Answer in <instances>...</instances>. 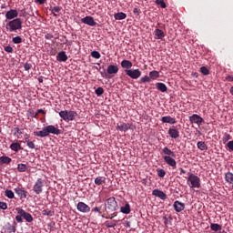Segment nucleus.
<instances>
[{
  "label": "nucleus",
  "instance_id": "nucleus-1",
  "mask_svg": "<svg viewBox=\"0 0 233 233\" xmlns=\"http://www.w3.org/2000/svg\"><path fill=\"white\" fill-rule=\"evenodd\" d=\"M117 201H116V198L111 197L106 200L105 203V210L102 214V218H106V219H114L116 216H117Z\"/></svg>",
  "mask_w": 233,
  "mask_h": 233
},
{
  "label": "nucleus",
  "instance_id": "nucleus-2",
  "mask_svg": "<svg viewBox=\"0 0 233 233\" xmlns=\"http://www.w3.org/2000/svg\"><path fill=\"white\" fill-rule=\"evenodd\" d=\"M162 154H164L163 159L165 163H167V165L171 167L173 169H176L177 167V162H176V159H174V157H176V153L167 147H165L162 149Z\"/></svg>",
  "mask_w": 233,
  "mask_h": 233
},
{
  "label": "nucleus",
  "instance_id": "nucleus-3",
  "mask_svg": "<svg viewBox=\"0 0 233 233\" xmlns=\"http://www.w3.org/2000/svg\"><path fill=\"white\" fill-rule=\"evenodd\" d=\"M15 211L17 212V215L15 216V221H17V223H23V219H25L27 223H32V221H34V217H32V214L25 212V209L16 208Z\"/></svg>",
  "mask_w": 233,
  "mask_h": 233
},
{
  "label": "nucleus",
  "instance_id": "nucleus-4",
  "mask_svg": "<svg viewBox=\"0 0 233 233\" xmlns=\"http://www.w3.org/2000/svg\"><path fill=\"white\" fill-rule=\"evenodd\" d=\"M5 28L7 32H17V30H22L23 20L21 18H15L6 24Z\"/></svg>",
  "mask_w": 233,
  "mask_h": 233
},
{
  "label": "nucleus",
  "instance_id": "nucleus-5",
  "mask_svg": "<svg viewBox=\"0 0 233 233\" xmlns=\"http://www.w3.org/2000/svg\"><path fill=\"white\" fill-rule=\"evenodd\" d=\"M187 185L189 188H201V178L195 174L188 173Z\"/></svg>",
  "mask_w": 233,
  "mask_h": 233
},
{
  "label": "nucleus",
  "instance_id": "nucleus-6",
  "mask_svg": "<svg viewBox=\"0 0 233 233\" xmlns=\"http://www.w3.org/2000/svg\"><path fill=\"white\" fill-rule=\"evenodd\" d=\"M59 116L64 121L68 123V121H74V119L77 117V112L72 110H63L59 112Z\"/></svg>",
  "mask_w": 233,
  "mask_h": 233
},
{
  "label": "nucleus",
  "instance_id": "nucleus-7",
  "mask_svg": "<svg viewBox=\"0 0 233 233\" xmlns=\"http://www.w3.org/2000/svg\"><path fill=\"white\" fill-rule=\"evenodd\" d=\"M45 187V180L43 178H37L33 186V192L35 194L39 195L43 194V188Z\"/></svg>",
  "mask_w": 233,
  "mask_h": 233
},
{
  "label": "nucleus",
  "instance_id": "nucleus-8",
  "mask_svg": "<svg viewBox=\"0 0 233 233\" xmlns=\"http://www.w3.org/2000/svg\"><path fill=\"white\" fill-rule=\"evenodd\" d=\"M125 72L131 79H139L141 77V70L139 69H126Z\"/></svg>",
  "mask_w": 233,
  "mask_h": 233
},
{
  "label": "nucleus",
  "instance_id": "nucleus-9",
  "mask_svg": "<svg viewBox=\"0 0 233 233\" xmlns=\"http://www.w3.org/2000/svg\"><path fill=\"white\" fill-rule=\"evenodd\" d=\"M4 233L15 232L17 230V222L14 221L13 224H10V222L6 223L4 226Z\"/></svg>",
  "mask_w": 233,
  "mask_h": 233
},
{
  "label": "nucleus",
  "instance_id": "nucleus-10",
  "mask_svg": "<svg viewBox=\"0 0 233 233\" xmlns=\"http://www.w3.org/2000/svg\"><path fill=\"white\" fill-rule=\"evenodd\" d=\"M189 121L190 123H195L196 125H203V123H205V119H203V117H201L198 114H194L191 116H189Z\"/></svg>",
  "mask_w": 233,
  "mask_h": 233
},
{
  "label": "nucleus",
  "instance_id": "nucleus-11",
  "mask_svg": "<svg viewBox=\"0 0 233 233\" xmlns=\"http://www.w3.org/2000/svg\"><path fill=\"white\" fill-rule=\"evenodd\" d=\"M76 208L78 212H82L83 214H88V212H90V206L86 205L85 202H78Z\"/></svg>",
  "mask_w": 233,
  "mask_h": 233
},
{
  "label": "nucleus",
  "instance_id": "nucleus-12",
  "mask_svg": "<svg viewBox=\"0 0 233 233\" xmlns=\"http://www.w3.org/2000/svg\"><path fill=\"white\" fill-rule=\"evenodd\" d=\"M15 192L20 199H26V196H28V191L25 190L23 187H15Z\"/></svg>",
  "mask_w": 233,
  "mask_h": 233
},
{
  "label": "nucleus",
  "instance_id": "nucleus-13",
  "mask_svg": "<svg viewBox=\"0 0 233 233\" xmlns=\"http://www.w3.org/2000/svg\"><path fill=\"white\" fill-rule=\"evenodd\" d=\"M18 15L19 12H17V9H11L5 13V18L9 21L15 19Z\"/></svg>",
  "mask_w": 233,
  "mask_h": 233
},
{
  "label": "nucleus",
  "instance_id": "nucleus-14",
  "mask_svg": "<svg viewBox=\"0 0 233 233\" xmlns=\"http://www.w3.org/2000/svg\"><path fill=\"white\" fill-rule=\"evenodd\" d=\"M81 23H84V25H88V26H96V25H97L92 16H86L82 18Z\"/></svg>",
  "mask_w": 233,
  "mask_h": 233
},
{
  "label": "nucleus",
  "instance_id": "nucleus-15",
  "mask_svg": "<svg viewBox=\"0 0 233 233\" xmlns=\"http://www.w3.org/2000/svg\"><path fill=\"white\" fill-rule=\"evenodd\" d=\"M46 128L47 130L48 136H50V134H54L55 136H59V134H61V129L55 127L52 125L46 126Z\"/></svg>",
  "mask_w": 233,
  "mask_h": 233
},
{
  "label": "nucleus",
  "instance_id": "nucleus-16",
  "mask_svg": "<svg viewBox=\"0 0 233 233\" xmlns=\"http://www.w3.org/2000/svg\"><path fill=\"white\" fill-rule=\"evenodd\" d=\"M173 208L176 212H183V210H185V203L176 200L173 204Z\"/></svg>",
  "mask_w": 233,
  "mask_h": 233
},
{
  "label": "nucleus",
  "instance_id": "nucleus-17",
  "mask_svg": "<svg viewBox=\"0 0 233 233\" xmlns=\"http://www.w3.org/2000/svg\"><path fill=\"white\" fill-rule=\"evenodd\" d=\"M167 134L172 139H177L179 137V130L176 129L174 126L168 129Z\"/></svg>",
  "mask_w": 233,
  "mask_h": 233
},
{
  "label": "nucleus",
  "instance_id": "nucleus-18",
  "mask_svg": "<svg viewBox=\"0 0 233 233\" xmlns=\"http://www.w3.org/2000/svg\"><path fill=\"white\" fill-rule=\"evenodd\" d=\"M56 61H59V63H66V61H68V56H66V52H59L56 56Z\"/></svg>",
  "mask_w": 233,
  "mask_h": 233
},
{
  "label": "nucleus",
  "instance_id": "nucleus-19",
  "mask_svg": "<svg viewBox=\"0 0 233 233\" xmlns=\"http://www.w3.org/2000/svg\"><path fill=\"white\" fill-rule=\"evenodd\" d=\"M152 196H155L156 198H159V199H162L163 201H165V199H167V194H165V192H163L159 189H154L152 191Z\"/></svg>",
  "mask_w": 233,
  "mask_h": 233
},
{
  "label": "nucleus",
  "instance_id": "nucleus-20",
  "mask_svg": "<svg viewBox=\"0 0 233 233\" xmlns=\"http://www.w3.org/2000/svg\"><path fill=\"white\" fill-rule=\"evenodd\" d=\"M119 72V66L109 65L106 69V73L109 74V76H112V74H117Z\"/></svg>",
  "mask_w": 233,
  "mask_h": 233
},
{
  "label": "nucleus",
  "instance_id": "nucleus-21",
  "mask_svg": "<svg viewBox=\"0 0 233 233\" xmlns=\"http://www.w3.org/2000/svg\"><path fill=\"white\" fill-rule=\"evenodd\" d=\"M162 123H169V125H176L177 122L176 121V118L170 116H163L161 118Z\"/></svg>",
  "mask_w": 233,
  "mask_h": 233
},
{
  "label": "nucleus",
  "instance_id": "nucleus-22",
  "mask_svg": "<svg viewBox=\"0 0 233 233\" xmlns=\"http://www.w3.org/2000/svg\"><path fill=\"white\" fill-rule=\"evenodd\" d=\"M122 68L126 69V70H130V68H132L133 64L130 60H127L124 59L122 60V62L120 63Z\"/></svg>",
  "mask_w": 233,
  "mask_h": 233
},
{
  "label": "nucleus",
  "instance_id": "nucleus-23",
  "mask_svg": "<svg viewBox=\"0 0 233 233\" xmlns=\"http://www.w3.org/2000/svg\"><path fill=\"white\" fill-rule=\"evenodd\" d=\"M35 136H37V137H48L49 135L46 127L41 131L35 132Z\"/></svg>",
  "mask_w": 233,
  "mask_h": 233
},
{
  "label": "nucleus",
  "instance_id": "nucleus-24",
  "mask_svg": "<svg viewBox=\"0 0 233 233\" xmlns=\"http://www.w3.org/2000/svg\"><path fill=\"white\" fill-rule=\"evenodd\" d=\"M11 150L13 152H19V150H23V147H21V144L19 142H15L10 145Z\"/></svg>",
  "mask_w": 233,
  "mask_h": 233
},
{
  "label": "nucleus",
  "instance_id": "nucleus-25",
  "mask_svg": "<svg viewBox=\"0 0 233 233\" xmlns=\"http://www.w3.org/2000/svg\"><path fill=\"white\" fill-rule=\"evenodd\" d=\"M130 128V124L122 123L121 125L116 126V130H120V132H127Z\"/></svg>",
  "mask_w": 233,
  "mask_h": 233
},
{
  "label": "nucleus",
  "instance_id": "nucleus-26",
  "mask_svg": "<svg viewBox=\"0 0 233 233\" xmlns=\"http://www.w3.org/2000/svg\"><path fill=\"white\" fill-rule=\"evenodd\" d=\"M114 18L116 21H123V19H127V14L123 12H118L114 15Z\"/></svg>",
  "mask_w": 233,
  "mask_h": 233
},
{
  "label": "nucleus",
  "instance_id": "nucleus-27",
  "mask_svg": "<svg viewBox=\"0 0 233 233\" xmlns=\"http://www.w3.org/2000/svg\"><path fill=\"white\" fill-rule=\"evenodd\" d=\"M12 163V158L9 157H0V165H10Z\"/></svg>",
  "mask_w": 233,
  "mask_h": 233
},
{
  "label": "nucleus",
  "instance_id": "nucleus-28",
  "mask_svg": "<svg viewBox=\"0 0 233 233\" xmlns=\"http://www.w3.org/2000/svg\"><path fill=\"white\" fill-rule=\"evenodd\" d=\"M106 183V177H97L95 178V185H97L98 187L101 185H105Z\"/></svg>",
  "mask_w": 233,
  "mask_h": 233
},
{
  "label": "nucleus",
  "instance_id": "nucleus-29",
  "mask_svg": "<svg viewBox=\"0 0 233 233\" xmlns=\"http://www.w3.org/2000/svg\"><path fill=\"white\" fill-rule=\"evenodd\" d=\"M155 39H163L165 37V32L161 29H156L155 32Z\"/></svg>",
  "mask_w": 233,
  "mask_h": 233
},
{
  "label": "nucleus",
  "instance_id": "nucleus-30",
  "mask_svg": "<svg viewBox=\"0 0 233 233\" xmlns=\"http://www.w3.org/2000/svg\"><path fill=\"white\" fill-rule=\"evenodd\" d=\"M197 147H198V150H202V151H205V150H208V147L207 146V144L203 141H198L197 143Z\"/></svg>",
  "mask_w": 233,
  "mask_h": 233
},
{
  "label": "nucleus",
  "instance_id": "nucleus-31",
  "mask_svg": "<svg viewBox=\"0 0 233 233\" xmlns=\"http://www.w3.org/2000/svg\"><path fill=\"white\" fill-rule=\"evenodd\" d=\"M61 10H63V8L59 6L50 7V12L53 14L54 17H57L56 14H59Z\"/></svg>",
  "mask_w": 233,
  "mask_h": 233
},
{
  "label": "nucleus",
  "instance_id": "nucleus-32",
  "mask_svg": "<svg viewBox=\"0 0 233 233\" xmlns=\"http://www.w3.org/2000/svg\"><path fill=\"white\" fill-rule=\"evenodd\" d=\"M157 88L160 92H167L168 90V88L167 87V85H165L164 83H161V82L157 83Z\"/></svg>",
  "mask_w": 233,
  "mask_h": 233
},
{
  "label": "nucleus",
  "instance_id": "nucleus-33",
  "mask_svg": "<svg viewBox=\"0 0 233 233\" xmlns=\"http://www.w3.org/2000/svg\"><path fill=\"white\" fill-rule=\"evenodd\" d=\"M120 212H122V214H128L130 212V204L126 203L125 206L121 207Z\"/></svg>",
  "mask_w": 233,
  "mask_h": 233
},
{
  "label": "nucleus",
  "instance_id": "nucleus-34",
  "mask_svg": "<svg viewBox=\"0 0 233 233\" xmlns=\"http://www.w3.org/2000/svg\"><path fill=\"white\" fill-rule=\"evenodd\" d=\"M210 228H211V230H213V232H219L221 230L222 227L219 224L211 223Z\"/></svg>",
  "mask_w": 233,
  "mask_h": 233
},
{
  "label": "nucleus",
  "instance_id": "nucleus-35",
  "mask_svg": "<svg viewBox=\"0 0 233 233\" xmlns=\"http://www.w3.org/2000/svg\"><path fill=\"white\" fill-rule=\"evenodd\" d=\"M225 179H226L227 183L232 184L233 183V173L232 172L226 173Z\"/></svg>",
  "mask_w": 233,
  "mask_h": 233
},
{
  "label": "nucleus",
  "instance_id": "nucleus-36",
  "mask_svg": "<svg viewBox=\"0 0 233 233\" xmlns=\"http://www.w3.org/2000/svg\"><path fill=\"white\" fill-rule=\"evenodd\" d=\"M149 77L151 80L155 81V79H157V77H159V72L157 70L149 72Z\"/></svg>",
  "mask_w": 233,
  "mask_h": 233
},
{
  "label": "nucleus",
  "instance_id": "nucleus-37",
  "mask_svg": "<svg viewBox=\"0 0 233 233\" xmlns=\"http://www.w3.org/2000/svg\"><path fill=\"white\" fill-rule=\"evenodd\" d=\"M5 198H8V199H14V198H15L14 191H12L10 189H6L5 191Z\"/></svg>",
  "mask_w": 233,
  "mask_h": 233
},
{
  "label": "nucleus",
  "instance_id": "nucleus-38",
  "mask_svg": "<svg viewBox=\"0 0 233 233\" xmlns=\"http://www.w3.org/2000/svg\"><path fill=\"white\" fill-rule=\"evenodd\" d=\"M14 136L17 137V139H21V135L23 134V129H20L19 127L14 128Z\"/></svg>",
  "mask_w": 233,
  "mask_h": 233
},
{
  "label": "nucleus",
  "instance_id": "nucleus-39",
  "mask_svg": "<svg viewBox=\"0 0 233 233\" xmlns=\"http://www.w3.org/2000/svg\"><path fill=\"white\" fill-rule=\"evenodd\" d=\"M17 170L18 172H26V170H28V166H26V164H18Z\"/></svg>",
  "mask_w": 233,
  "mask_h": 233
},
{
  "label": "nucleus",
  "instance_id": "nucleus-40",
  "mask_svg": "<svg viewBox=\"0 0 233 233\" xmlns=\"http://www.w3.org/2000/svg\"><path fill=\"white\" fill-rule=\"evenodd\" d=\"M117 225V220H113L112 222L106 221V227L107 228H114Z\"/></svg>",
  "mask_w": 233,
  "mask_h": 233
},
{
  "label": "nucleus",
  "instance_id": "nucleus-41",
  "mask_svg": "<svg viewBox=\"0 0 233 233\" xmlns=\"http://www.w3.org/2000/svg\"><path fill=\"white\" fill-rule=\"evenodd\" d=\"M55 212L52 211V210H48V209H44L42 210V216H49V217H52V216H55Z\"/></svg>",
  "mask_w": 233,
  "mask_h": 233
},
{
  "label": "nucleus",
  "instance_id": "nucleus-42",
  "mask_svg": "<svg viewBox=\"0 0 233 233\" xmlns=\"http://www.w3.org/2000/svg\"><path fill=\"white\" fill-rule=\"evenodd\" d=\"M157 174L158 177H164L165 176H167V172L165 171V169H161V168L157 169Z\"/></svg>",
  "mask_w": 233,
  "mask_h": 233
},
{
  "label": "nucleus",
  "instance_id": "nucleus-43",
  "mask_svg": "<svg viewBox=\"0 0 233 233\" xmlns=\"http://www.w3.org/2000/svg\"><path fill=\"white\" fill-rule=\"evenodd\" d=\"M13 43L15 45H21V43H23V38L21 36H15L13 37Z\"/></svg>",
  "mask_w": 233,
  "mask_h": 233
},
{
  "label": "nucleus",
  "instance_id": "nucleus-44",
  "mask_svg": "<svg viewBox=\"0 0 233 233\" xmlns=\"http://www.w3.org/2000/svg\"><path fill=\"white\" fill-rule=\"evenodd\" d=\"M95 94L99 97L105 94V89H103V87H97L95 91Z\"/></svg>",
  "mask_w": 233,
  "mask_h": 233
},
{
  "label": "nucleus",
  "instance_id": "nucleus-45",
  "mask_svg": "<svg viewBox=\"0 0 233 233\" xmlns=\"http://www.w3.org/2000/svg\"><path fill=\"white\" fill-rule=\"evenodd\" d=\"M200 72L203 74V76H208V74H210V71L207 66L200 67Z\"/></svg>",
  "mask_w": 233,
  "mask_h": 233
},
{
  "label": "nucleus",
  "instance_id": "nucleus-46",
  "mask_svg": "<svg viewBox=\"0 0 233 233\" xmlns=\"http://www.w3.org/2000/svg\"><path fill=\"white\" fill-rule=\"evenodd\" d=\"M150 81H152V80L150 79V76H143V77L140 78L139 83H140V84H141V83H150Z\"/></svg>",
  "mask_w": 233,
  "mask_h": 233
},
{
  "label": "nucleus",
  "instance_id": "nucleus-47",
  "mask_svg": "<svg viewBox=\"0 0 233 233\" xmlns=\"http://www.w3.org/2000/svg\"><path fill=\"white\" fill-rule=\"evenodd\" d=\"M92 57L95 59H100L101 58V54L98 51H93L91 52Z\"/></svg>",
  "mask_w": 233,
  "mask_h": 233
},
{
  "label": "nucleus",
  "instance_id": "nucleus-48",
  "mask_svg": "<svg viewBox=\"0 0 233 233\" xmlns=\"http://www.w3.org/2000/svg\"><path fill=\"white\" fill-rule=\"evenodd\" d=\"M156 5H158L161 8H167V4L163 0H156Z\"/></svg>",
  "mask_w": 233,
  "mask_h": 233
},
{
  "label": "nucleus",
  "instance_id": "nucleus-49",
  "mask_svg": "<svg viewBox=\"0 0 233 233\" xmlns=\"http://www.w3.org/2000/svg\"><path fill=\"white\" fill-rule=\"evenodd\" d=\"M91 211L92 212H98L99 216H103V214H105V211H101V208H99V207L93 208Z\"/></svg>",
  "mask_w": 233,
  "mask_h": 233
},
{
  "label": "nucleus",
  "instance_id": "nucleus-50",
  "mask_svg": "<svg viewBox=\"0 0 233 233\" xmlns=\"http://www.w3.org/2000/svg\"><path fill=\"white\" fill-rule=\"evenodd\" d=\"M4 50L7 52V54H13L14 53V47L10 46H6L4 47Z\"/></svg>",
  "mask_w": 233,
  "mask_h": 233
},
{
  "label": "nucleus",
  "instance_id": "nucleus-51",
  "mask_svg": "<svg viewBox=\"0 0 233 233\" xmlns=\"http://www.w3.org/2000/svg\"><path fill=\"white\" fill-rule=\"evenodd\" d=\"M230 139H232V136H230V134L226 133L223 137V141L227 143V141H230Z\"/></svg>",
  "mask_w": 233,
  "mask_h": 233
},
{
  "label": "nucleus",
  "instance_id": "nucleus-52",
  "mask_svg": "<svg viewBox=\"0 0 233 233\" xmlns=\"http://www.w3.org/2000/svg\"><path fill=\"white\" fill-rule=\"evenodd\" d=\"M24 68H25V72H28V70H31V69H32V64L26 62V63L24 65Z\"/></svg>",
  "mask_w": 233,
  "mask_h": 233
},
{
  "label": "nucleus",
  "instance_id": "nucleus-53",
  "mask_svg": "<svg viewBox=\"0 0 233 233\" xmlns=\"http://www.w3.org/2000/svg\"><path fill=\"white\" fill-rule=\"evenodd\" d=\"M26 145H27L28 148H31V149L35 148V144L30 140L26 142Z\"/></svg>",
  "mask_w": 233,
  "mask_h": 233
},
{
  "label": "nucleus",
  "instance_id": "nucleus-54",
  "mask_svg": "<svg viewBox=\"0 0 233 233\" xmlns=\"http://www.w3.org/2000/svg\"><path fill=\"white\" fill-rule=\"evenodd\" d=\"M0 208L2 210H6V208H8V205L6 204V202H0Z\"/></svg>",
  "mask_w": 233,
  "mask_h": 233
},
{
  "label": "nucleus",
  "instance_id": "nucleus-55",
  "mask_svg": "<svg viewBox=\"0 0 233 233\" xmlns=\"http://www.w3.org/2000/svg\"><path fill=\"white\" fill-rule=\"evenodd\" d=\"M133 14H134L135 15H139L141 14V9H139V8H134Z\"/></svg>",
  "mask_w": 233,
  "mask_h": 233
},
{
  "label": "nucleus",
  "instance_id": "nucleus-56",
  "mask_svg": "<svg viewBox=\"0 0 233 233\" xmlns=\"http://www.w3.org/2000/svg\"><path fill=\"white\" fill-rule=\"evenodd\" d=\"M34 109H29L28 111H27V116H29V117H34Z\"/></svg>",
  "mask_w": 233,
  "mask_h": 233
},
{
  "label": "nucleus",
  "instance_id": "nucleus-57",
  "mask_svg": "<svg viewBox=\"0 0 233 233\" xmlns=\"http://www.w3.org/2000/svg\"><path fill=\"white\" fill-rule=\"evenodd\" d=\"M45 38L48 39V40L54 39V35H52V34H46L45 35Z\"/></svg>",
  "mask_w": 233,
  "mask_h": 233
},
{
  "label": "nucleus",
  "instance_id": "nucleus-58",
  "mask_svg": "<svg viewBox=\"0 0 233 233\" xmlns=\"http://www.w3.org/2000/svg\"><path fill=\"white\" fill-rule=\"evenodd\" d=\"M228 148H229V150H232L233 151V140L229 141L228 143Z\"/></svg>",
  "mask_w": 233,
  "mask_h": 233
},
{
  "label": "nucleus",
  "instance_id": "nucleus-59",
  "mask_svg": "<svg viewBox=\"0 0 233 233\" xmlns=\"http://www.w3.org/2000/svg\"><path fill=\"white\" fill-rule=\"evenodd\" d=\"M24 137H25V143H28V141H30V135L25 134V135L24 136Z\"/></svg>",
  "mask_w": 233,
  "mask_h": 233
},
{
  "label": "nucleus",
  "instance_id": "nucleus-60",
  "mask_svg": "<svg viewBox=\"0 0 233 233\" xmlns=\"http://www.w3.org/2000/svg\"><path fill=\"white\" fill-rule=\"evenodd\" d=\"M37 114H43V116H46V111H45L43 109H38Z\"/></svg>",
  "mask_w": 233,
  "mask_h": 233
},
{
  "label": "nucleus",
  "instance_id": "nucleus-61",
  "mask_svg": "<svg viewBox=\"0 0 233 233\" xmlns=\"http://www.w3.org/2000/svg\"><path fill=\"white\" fill-rule=\"evenodd\" d=\"M226 81L232 82V81H233V76H226Z\"/></svg>",
  "mask_w": 233,
  "mask_h": 233
},
{
  "label": "nucleus",
  "instance_id": "nucleus-62",
  "mask_svg": "<svg viewBox=\"0 0 233 233\" xmlns=\"http://www.w3.org/2000/svg\"><path fill=\"white\" fill-rule=\"evenodd\" d=\"M179 170H180V176H183V174H187V171L182 167H179Z\"/></svg>",
  "mask_w": 233,
  "mask_h": 233
},
{
  "label": "nucleus",
  "instance_id": "nucleus-63",
  "mask_svg": "<svg viewBox=\"0 0 233 233\" xmlns=\"http://www.w3.org/2000/svg\"><path fill=\"white\" fill-rule=\"evenodd\" d=\"M37 3H39V5H45V3H46V0H36Z\"/></svg>",
  "mask_w": 233,
  "mask_h": 233
},
{
  "label": "nucleus",
  "instance_id": "nucleus-64",
  "mask_svg": "<svg viewBox=\"0 0 233 233\" xmlns=\"http://www.w3.org/2000/svg\"><path fill=\"white\" fill-rule=\"evenodd\" d=\"M125 227H127V228H130V227H131L130 221H126Z\"/></svg>",
  "mask_w": 233,
  "mask_h": 233
}]
</instances>
